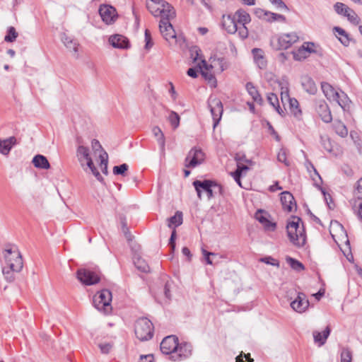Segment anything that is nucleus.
Listing matches in <instances>:
<instances>
[{
  "instance_id": "f257e3e1",
  "label": "nucleus",
  "mask_w": 362,
  "mask_h": 362,
  "mask_svg": "<svg viewBox=\"0 0 362 362\" xmlns=\"http://www.w3.org/2000/svg\"><path fill=\"white\" fill-rule=\"evenodd\" d=\"M4 257L6 265L2 268V273L8 282H12L15 279L14 273L20 272L23 269L22 256L17 248L7 247Z\"/></svg>"
},
{
  "instance_id": "f03ea898",
  "label": "nucleus",
  "mask_w": 362,
  "mask_h": 362,
  "mask_svg": "<svg viewBox=\"0 0 362 362\" xmlns=\"http://www.w3.org/2000/svg\"><path fill=\"white\" fill-rule=\"evenodd\" d=\"M301 219L297 216H293V220L288 221L286 226V231L290 242L297 247H302L306 243V233L303 224L300 225Z\"/></svg>"
},
{
  "instance_id": "7ed1b4c3",
  "label": "nucleus",
  "mask_w": 362,
  "mask_h": 362,
  "mask_svg": "<svg viewBox=\"0 0 362 362\" xmlns=\"http://www.w3.org/2000/svg\"><path fill=\"white\" fill-rule=\"evenodd\" d=\"M134 332L136 338L141 341L153 338L154 327L150 320L146 317L139 318L134 325Z\"/></svg>"
},
{
  "instance_id": "20e7f679",
  "label": "nucleus",
  "mask_w": 362,
  "mask_h": 362,
  "mask_svg": "<svg viewBox=\"0 0 362 362\" xmlns=\"http://www.w3.org/2000/svg\"><path fill=\"white\" fill-rule=\"evenodd\" d=\"M112 293L108 289H103L98 291L93 298L94 307L104 314H108L112 310L111 303Z\"/></svg>"
},
{
  "instance_id": "39448f33",
  "label": "nucleus",
  "mask_w": 362,
  "mask_h": 362,
  "mask_svg": "<svg viewBox=\"0 0 362 362\" xmlns=\"http://www.w3.org/2000/svg\"><path fill=\"white\" fill-rule=\"evenodd\" d=\"M199 199H202V191L207 194L209 199L214 197L213 187H218V182L213 180L205 179L204 180H196L192 183Z\"/></svg>"
},
{
  "instance_id": "423d86ee",
  "label": "nucleus",
  "mask_w": 362,
  "mask_h": 362,
  "mask_svg": "<svg viewBox=\"0 0 362 362\" xmlns=\"http://www.w3.org/2000/svg\"><path fill=\"white\" fill-rule=\"evenodd\" d=\"M208 107L213 118V127L216 128L221 119L223 112V103L220 99L211 96L208 100Z\"/></svg>"
},
{
  "instance_id": "0eeeda50",
  "label": "nucleus",
  "mask_w": 362,
  "mask_h": 362,
  "mask_svg": "<svg viewBox=\"0 0 362 362\" xmlns=\"http://www.w3.org/2000/svg\"><path fill=\"white\" fill-rule=\"evenodd\" d=\"M205 160V153L200 148L194 147L188 153L185 159V166L194 168L202 164Z\"/></svg>"
},
{
  "instance_id": "6e6552de",
  "label": "nucleus",
  "mask_w": 362,
  "mask_h": 362,
  "mask_svg": "<svg viewBox=\"0 0 362 362\" xmlns=\"http://www.w3.org/2000/svg\"><path fill=\"white\" fill-rule=\"evenodd\" d=\"M335 12L339 15H342L347 18L348 21L352 24L358 25L361 20L356 12L341 2H337L334 5Z\"/></svg>"
},
{
  "instance_id": "1a4fd4ad",
  "label": "nucleus",
  "mask_w": 362,
  "mask_h": 362,
  "mask_svg": "<svg viewBox=\"0 0 362 362\" xmlns=\"http://www.w3.org/2000/svg\"><path fill=\"white\" fill-rule=\"evenodd\" d=\"M77 279L82 284L88 286L98 283L100 276L95 272L86 269H79L76 272Z\"/></svg>"
},
{
  "instance_id": "9d476101",
  "label": "nucleus",
  "mask_w": 362,
  "mask_h": 362,
  "mask_svg": "<svg viewBox=\"0 0 362 362\" xmlns=\"http://www.w3.org/2000/svg\"><path fill=\"white\" fill-rule=\"evenodd\" d=\"M98 12L103 21L107 25L112 24L117 18V13L115 8L110 5H101Z\"/></svg>"
},
{
  "instance_id": "9b49d317",
  "label": "nucleus",
  "mask_w": 362,
  "mask_h": 362,
  "mask_svg": "<svg viewBox=\"0 0 362 362\" xmlns=\"http://www.w3.org/2000/svg\"><path fill=\"white\" fill-rule=\"evenodd\" d=\"M177 345H179L178 337L175 335H170L162 340L160 349L163 354L168 355L175 352Z\"/></svg>"
},
{
  "instance_id": "f8f14e48",
  "label": "nucleus",
  "mask_w": 362,
  "mask_h": 362,
  "mask_svg": "<svg viewBox=\"0 0 362 362\" xmlns=\"http://www.w3.org/2000/svg\"><path fill=\"white\" fill-rule=\"evenodd\" d=\"M298 40V36L295 33L283 34L277 37V45L274 48L278 50L287 49Z\"/></svg>"
},
{
  "instance_id": "ddd939ff",
  "label": "nucleus",
  "mask_w": 362,
  "mask_h": 362,
  "mask_svg": "<svg viewBox=\"0 0 362 362\" xmlns=\"http://www.w3.org/2000/svg\"><path fill=\"white\" fill-rule=\"evenodd\" d=\"M310 303L304 293L299 292L297 297L291 302L292 309L298 313L305 312L309 307Z\"/></svg>"
},
{
  "instance_id": "4468645a",
  "label": "nucleus",
  "mask_w": 362,
  "mask_h": 362,
  "mask_svg": "<svg viewBox=\"0 0 362 362\" xmlns=\"http://www.w3.org/2000/svg\"><path fill=\"white\" fill-rule=\"evenodd\" d=\"M316 112L325 123H329L332 120V115L328 105L325 100H320L317 103Z\"/></svg>"
},
{
  "instance_id": "2eb2a0df",
  "label": "nucleus",
  "mask_w": 362,
  "mask_h": 362,
  "mask_svg": "<svg viewBox=\"0 0 362 362\" xmlns=\"http://www.w3.org/2000/svg\"><path fill=\"white\" fill-rule=\"evenodd\" d=\"M159 29L161 35L166 41L170 42V40H174L176 38V33L173 26L170 22L168 21V20L160 21Z\"/></svg>"
},
{
  "instance_id": "dca6fc26",
  "label": "nucleus",
  "mask_w": 362,
  "mask_h": 362,
  "mask_svg": "<svg viewBox=\"0 0 362 362\" xmlns=\"http://www.w3.org/2000/svg\"><path fill=\"white\" fill-rule=\"evenodd\" d=\"M280 200L282 208L285 211L291 212L293 206L296 207V203L293 194L288 191H284L280 194Z\"/></svg>"
},
{
  "instance_id": "f3484780",
  "label": "nucleus",
  "mask_w": 362,
  "mask_h": 362,
  "mask_svg": "<svg viewBox=\"0 0 362 362\" xmlns=\"http://www.w3.org/2000/svg\"><path fill=\"white\" fill-rule=\"evenodd\" d=\"M110 44L115 48L128 49L130 47L129 40L122 35H114L109 38Z\"/></svg>"
},
{
  "instance_id": "a211bd4d",
  "label": "nucleus",
  "mask_w": 362,
  "mask_h": 362,
  "mask_svg": "<svg viewBox=\"0 0 362 362\" xmlns=\"http://www.w3.org/2000/svg\"><path fill=\"white\" fill-rule=\"evenodd\" d=\"M192 346L188 342H182L177 345L175 352L177 353L174 361L182 360L188 358L192 354Z\"/></svg>"
},
{
  "instance_id": "6ab92c4d",
  "label": "nucleus",
  "mask_w": 362,
  "mask_h": 362,
  "mask_svg": "<svg viewBox=\"0 0 362 362\" xmlns=\"http://www.w3.org/2000/svg\"><path fill=\"white\" fill-rule=\"evenodd\" d=\"M160 15L159 16L161 18L160 21H164L165 20L170 22V21L174 18L176 16L175 10L173 6H171L169 3L164 1L163 4L160 6Z\"/></svg>"
},
{
  "instance_id": "aec40b11",
  "label": "nucleus",
  "mask_w": 362,
  "mask_h": 362,
  "mask_svg": "<svg viewBox=\"0 0 362 362\" xmlns=\"http://www.w3.org/2000/svg\"><path fill=\"white\" fill-rule=\"evenodd\" d=\"M222 26L229 34H235L238 30V23L235 16L230 15L222 17Z\"/></svg>"
},
{
  "instance_id": "412c9836",
  "label": "nucleus",
  "mask_w": 362,
  "mask_h": 362,
  "mask_svg": "<svg viewBox=\"0 0 362 362\" xmlns=\"http://www.w3.org/2000/svg\"><path fill=\"white\" fill-rule=\"evenodd\" d=\"M307 169L308 171H310V169L313 170L315 175L317 176L319 182L315 181V179L313 178V180L315 181L314 185L321 190L322 193L323 194V195L325 197V199L327 202V204L329 209H332V207L330 206V204L327 201V194L325 190L320 186V185L322 183V179L311 162H309V161L308 162ZM328 196L330 199V201L332 202L331 196L329 194H328Z\"/></svg>"
},
{
  "instance_id": "4be33fe9",
  "label": "nucleus",
  "mask_w": 362,
  "mask_h": 362,
  "mask_svg": "<svg viewBox=\"0 0 362 362\" xmlns=\"http://www.w3.org/2000/svg\"><path fill=\"white\" fill-rule=\"evenodd\" d=\"M316 45L312 42H304L300 48H299L296 52H292L293 55V59L296 61H300L303 59H305L306 57H299V54L305 53L308 52L309 53H313L314 49L316 47Z\"/></svg>"
},
{
  "instance_id": "5701e85b",
  "label": "nucleus",
  "mask_w": 362,
  "mask_h": 362,
  "mask_svg": "<svg viewBox=\"0 0 362 362\" xmlns=\"http://www.w3.org/2000/svg\"><path fill=\"white\" fill-rule=\"evenodd\" d=\"M252 54L253 59L257 66L264 69L267 67V62L264 57V52L260 48H253L252 49Z\"/></svg>"
},
{
  "instance_id": "b1692460",
  "label": "nucleus",
  "mask_w": 362,
  "mask_h": 362,
  "mask_svg": "<svg viewBox=\"0 0 362 362\" xmlns=\"http://www.w3.org/2000/svg\"><path fill=\"white\" fill-rule=\"evenodd\" d=\"M16 138L10 136L6 139H0V153L4 156L8 155L12 147L16 144Z\"/></svg>"
},
{
  "instance_id": "393cba45",
  "label": "nucleus",
  "mask_w": 362,
  "mask_h": 362,
  "mask_svg": "<svg viewBox=\"0 0 362 362\" xmlns=\"http://www.w3.org/2000/svg\"><path fill=\"white\" fill-rule=\"evenodd\" d=\"M202 63L206 70H209L210 68L214 66H218L219 71L223 72L228 67L226 61L223 57L214 58L210 65L207 64L206 60L204 59H202Z\"/></svg>"
},
{
  "instance_id": "a878e982",
  "label": "nucleus",
  "mask_w": 362,
  "mask_h": 362,
  "mask_svg": "<svg viewBox=\"0 0 362 362\" xmlns=\"http://www.w3.org/2000/svg\"><path fill=\"white\" fill-rule=\"evenodd\" d=\"M301 85L303 89L311 95H315L317 92V86L313 78L308 76H304L301 78Z\"/></svg>"
},
{
  "instance_id": "bb28decb",
  "label": "nucleus",
  "mask_w": 362,
  "mask_h": 362,
  "mask_svg": "<svg viewBox=\"0 0 362 362\" xmlns=\"http://www.w3.org/2000/svg\"><path fill=\"white\" fill-rule=\"evenodd\" d=\"M321 88L324 95L329 100L334 101L336 97H339V92L327 82H322Z\"/></svg>"
},
{
  "instance_id": "cd10ccee",
  "label": "nucleus",
  "mask_w": 362,
  "mask_h": 362,
  "mask_svg": "<svg viewBox=\"0 0 362 362\" xmlns=\"http://www.w3.org/2000/svg\"><path fill=\"white\" fill-rule=\"evenodd\" d=\"M152 132L156 137L157 142L160 146V151L162 154H165V138L163 132L160 127L156 126L153 128Z\"/></svg>"
},
{
  "instance_id": "c85d7f7f",
  "label": "nucleus",
  "mask_w": 362,
  "mask_h": 362,
  "mask_svg": "<svg viewBox=\"0 0 362 362\" xmlns=\"http://www.w3.org/2000/svg\"><path fill=\"white\" fill-rule=\"evenodd\" d=\"M76 156L81 165H83L84 160H86V163H89V160H93L90 155V150L88 147L84 146L83 145L78 146L76 150Z\"/></svg>"
},
{
  "instance_id": "c756f323",
  "label": "nucleus",
  "mask_w": 362,
  "mask_h": 362,
  "mask_svg": "<svg viewBox=\"0 0 362 362\" xmlns=\"http://www.w3.org/2000/svg\"><path fill=\"white\" fill-rule=\"evenodd\" d=\"M163 1L164 0H150L146 2V8L153 16L158 17L160 15V8Z\"/></svg>"
},
{
  "instance_id": "7c9ffc66",
  "label": "nucleus",
  "mask_w": 362,
  "mask_h": 362,
  "mask_svg": "<svg viewBox=\"0 0 362 362\" xmlns=\"http://www.w3.org/2000/svg\"><path fill=\"white\" fill-rule=\"evenodd\" d=\"M334 101H336L344 111H349L351 101L344 92L339 93V97H336Z\"/></svg>"
},
{
  "instance_id": "2f4dec72",
  "label": "nucleus",
  "mask_w": 362,
  "mask_h": 362,
  "mask_svg": "<svg viewBox=\"0 0 362 362\" xmlns=\"http://www.w3.org/2000/svg\"><path fill=\"white\" fill-rule=\"evenodd\" d=\"M32 162L37 168L47 170L50 168V164L47 158L40 154L35 156Z\"/></svg>"
},
{
  "instance_id": "473e14b6",
  "label": "nucleus",
  "mask_w": 362,
  "mask_h": 362,
  "mask_svg": "<svg viewBox=\"0 0 362 362\" xmlns=\"http://www.w3.org/2000/svg\"><path fill=\"white\" fill-rule=\"evenodd\" d=\"M246 90L249 95L252 97L253 100L259 104L263 102L262 98L259 94L257 88L253 85L252 82H247L245 85Z\"/></svg>"
},
{
  "instance_id": "72a5a7b5",
  "label": "nucleus",
  "mask_w": 362,
  "mask_h": 362,
  "mask_svg": "<svg viewBox=\"0 0 362 362\" xmlns=\"http://www.w3.org/2000/svg\"><path fill=\"white\" fill-rule=\"evenodd\" d=\"M235 18L237 17V23L245 25L251 21L250 14L243 9H238L234 15Z\"/></svg>"
},
{
  "instance_id": "f704fd0d",
  "label": "nucleus",
  "mask_w": 362,
  "mask_h": 362,
  "mask_svg": "<svg viewBox=\"0 0 362 362\" xmlns=\"http://www.w3.org/2000/svg\"><path fill=\"white\" fill-rule=\"evenodd\" d=\"M268 103L274 107L276 111L281 116L284 115V111L281 108L279 103V99L275 93H270L267 97Z\"/></svg>"
},
{
  "instance_id": "c9c22d12",
  "label": "nucleus",
  "mask_w": 362,
  "mask_h": 362,
  "mask_svg": "<svg viewBox=\"0 0 362 362\" xmlns=\"http://www.w3.org/2000/svg\"><path fill=\"white\" fill-rule=\"evenodd\" d=\"M183 215L182 212L177 211L175 212V215L168 218V226L169 228H175L180 226L183 221Z\"/></svg>"
},
{
  "instance_id": "e433bc0d",
  "label": "nucleus",
  "mask_w": 362,
  "mask_h": 362,
  "mask_svg": "<svg viewBox=\"0 0 362 362\" xmlns=\"http://www.w3.org/2000/svg\"><path fill=\"white\" fill-rule=\"evenodd\" d=\"M333 129L337 134L344 138L348 135V129L346 126L340 120L334 121Z\"/></svg>"
},
{
  "instance_id": "4c0bfd02",
  "label": "nucleus",
  "mask_w": 362,
  "mask_h": 362,
  "mask_svg": "<svg viewBox=\"0 0 362 362\" xmlns=\"http://www.w3.org/2000/svg\"><path fill=\"white\" fill-rule=\"evenodd\" d=\"M286 260L291 269L296 272H301L305 269V266L303 264L295 258L287 257Z\"/></svg>"
},
{
  "instance_id": "58836bf2",
  "label": "nucleus",
  "mask_w": 362,
  "mask_h": 362,
  "mask_svg": "<svg viewBox=\"0 0 362 362\" xmlns=\"http://www.w3.org/2000/svg\"><path fill=\"white\" fill-rule=\"evenodd\" d=\"M62 42L67 49L76 53L78 52V43L76 40L71 39L69 37L65 36L62 38Z\"/></svg>"
},
{
  "instance_id": "ea45409f",
  "label": "nucleus",
  "mask_w": 362,
  "mask_h": 362,
  "mask_svg": "<svg viewBox=\"0 0 362 362\" xmlns=\"http://www.w3.org/2000/svg\"><path fill=\"white\" fill-rule=\"evenodd\" d=\"M18 36V33L16 30V28L13 26H10L7 29L6 35L4 37V40L7 42H13L16 41Z\"/></svg>"
},
{
  "instance_id": "a19ab883",
  "label": "nucleus",
  "mask_w": 362,
  "mask_h": 362,
  "mask_svg": "<svg viewBox=\"0 0 362 362\" xmlns=\"http://www.w3.org/2000/svg\"><path fill=\"white\" fill-rule=\"evenodd\" d=\"M352 351L348 347H343L340 354V362H351Z\"/></svg>"
},
{
  "instance_id": "79ce46f5",
  "label": "nucleus",
  "mask_w": 362,
  "mask_h": 362,
  "mask_svg": "<svg viewBox=\"0 0 362 362\" xmlns=\"http://www.w3.org/2000/svg\"><path fill=\"white\" fill-rule=\"evenodd\" d=\"M168 120L172 127L174 129H175L180 125V117L176 112L170 111V115L168 116Z\"/></svg>"
},
{
  "instance_id": "37998d69",
  "label": "nucleus",
  "mask_w": 362,
  "mask_h": 362,
  "mask_svg": "<svg viewBox=\"0 0 362 362\" xmlns=\"http://www.w3.org/2000/svg\"><path fill=\"white\" fill-rule=\"evenodd\" d=\"M289 106L291 112L295 115L298 116L301 114V110L299 108L298 101L296 98H288Z\"/></svg>"
},
{
  "instance_id": "c03bdc74",
  "label": "nucleus",
  "mask_w": 362,
  "mask_h": 362,
  "mask_svg": "<svg viewBox=\"0 0 362 362\" xmlns=\"http://www.w3.org/2000/svg\"><path fill=\"white\" fill-rule=\"evenodd\" d=\"M267 14L268 16L267 18H265V21L269 23H272L274 21L286 22V18L284 15L272 13L271 11H269V13Z\"/></svg>"
},
{
  "instance_id": "a18cd8bd",
  "label": "nucleus",
  "mask_w": 362,
  "mask_h": 362,
  "mask_svg": "<svg viewBox=\"0 0 362 362\" xmlns=\"http://www.w3.org/2000/svg\"><path fill=\"white\" fill-rule=\"evenodd\" d=\"M320 143L325 150L331 153L332 151V144L329 137L327 135L320 136Z\"/></svg>"
},
{
  "instance_id": "49530a36",
  "label": "nucleus",
  "mask_w": 362,
  "mask_h": 362,
  "mask_svg": "<svg viewBox=\"0 0 362 362\" xmlns=\"http://www.w3.org/2000/svg\"><path fill=\"white\" fill-rule=\"evenodd\" d=\"M100 159V166L103 173L105 175L108 174L107 164H108V155L107 152L104 151L103 153L99 156Z\"/></svg>"
},
{
  "instance_id": "de8ad7c7",
  "label": "nucleus",
  "mask_w": 362,
  "mask_h": 362,
  "mask_svg": "<svg viewBox=\"0 0 362 362\" xmlns=\"http://www.w3.org/2000/svg\"><path fill=\"white\" fill-rule=\"evenodd\" d=\"M129 165L127 163H123L119 165H115L113 168V173L116 175L125 176L126 173L128 171Z\"/></svg>"
},
{
  "instance_id": "09e8293b",
  "label": "nucleus",
  "mask_w": 362,
  "mask_h": 362,
  "mask_svg": "<svg viewBox=\"0 0 362 362\" xmlns=\"http://www.w3.org/2000/svg\"><path fill=\"white\" fill-rule=\"evenodd\" d=\"M135 267L141 272L147 273L149 272V267L146 262L141 258H138L134 261Z\"/></svg>"
},
{
  "instance_id": "8fccbe9b",
  "label": "nucleus",
  "mask_w": 362,
  "mask_h": 362,
  "mask_svg": "<svg viewBox=\"0 0 362 362\" xmlns=\"http://www.w3.org/2000/svg\"><path fill=\"white\" fill-rule=\"evenodd\" d=\"M277 160L279 162L283 163L286 166L290 165V162L289 160H287L286 150L284 148H281L279 152L278 153Z\"/></svg>"
},
{
  "instance_id": "3c124183",
  "label": "nucleus",
  "mask_w": 362,
  "mask_h": 362,
  "mask_svg": "<svg viewBox=\"0 0 362 362\" xmlns=\"http://www.w3.org/2000/svg\"><path fill=\"white\" fill-rule=\"evenodd\" d=\"M87 166L90 168L92 173L94 175V176L96 177V179L98 181H100V182L103 181V180H104L103 177H102V175H100V173H99L98 169L94 165L93 160H89V163H87Z\"/></svg>"
},
{
  "instance_id": "603ef678",
  "label": "nucleus",
  "mask_w": 362,
  "mask_h": 362,
  "mask_svg": "<svg viewBox=\"0 0 362 362\" xmlns=\"http://www.w3.org/2000/svg\"><path fill=\"white\" fill-rule=\"evenodd\" d=\"M257 219L262 223H264L265 227L268 229H270L272 230H274L275 228H276V223H272L271 221H269L267 218L261 216L259 217H257Z\"/></svg>"
},
{
  "instance_id": "864d4df0",
  "label": "nucleus",
  "mask_w": 362,
  "mask_h": 362,
  "mask_svg": "<svg viewBox=\"0 0 362 362\" xmlns=\"http://www.w3.org/2000/svg\"><path fill=\"white\" fill-rule=\"evenodd\" d=\"M237 32L238 33L239 37L242 40L247 38L249 32L247 28L245 25H241L240 27L238 26Z\"/></svg>"
},
{
  "instance_id": "5fc2aeb1",
  "label": "nucleus",
  "mask_w": 362,
  "mask_h": 362,
  "mask_svg": "<svg viewBox=\"0 0 362 362\" xmlns=\"http://www.w3.org/2000/svg\"><path fill=\"white\" fill-rule=\"evenodd\" d=\"M145 49H149L153 47V42L152 40L151 35L148 29H146L145 30Z\"/></svg>"
},
{
  "instance_id": "6e6d98bb",
  "label": "nucleus",
  "mask_w": 362,
  "mask_h": 362,
  "mask_svg": "<svg viewBox=\"0 0 362 362\" xmlns=\"http://www.w3.org/2000/svg\"><path fill=\"white\" fill-rule=\"evenodd\" d=\"M260 261L262 262H264V263L267 264H270V265H272V266H276L277 267H279V262L277 259H274V258H273V257H272L270 256L262 257V258L260 259Z\"/></svg>"
},
{
  "instance_id": "4d7b16f0",
  "label": "nucleus",
  "mask_w": 362,
  "mask_h": 362,
  "mask_svg": "<svg viewBox=\"0 0 362 362\" xmlns=\"http://www.w3.org/2000/svg\"><path fill=\"white\" fill-rule=\"evenodd\" d=\"M171 282L168 280L166 281L164 285L163 288V293L165 297V298L168 300H170L171 299V293H170V288H171Z\"/></svg>"
},
{
  "instance_id": "13d9d810",
  "label": "nucleus",
  "mask_w": 362,
  "mask_h": 362,
  "mask_svg": "<svg viewBox=\"0 0 362 362\" xmlns=\"http://www.w3.org/2000/svg\"><path fill=\"white\" fill-rule=\"evenodd\" d=\"M235 160L237 161V163H241V162H245L247 163L252 164V161L250 159H247L244 153H238L235 154Z\"/></svg>"
},
{
  "instance_id": "bf43d9fd",
  "label": "nucleus",
  "mask_w": 362,
  "mask_h": 362,
  "mask_svg": "<svg viewBox=\"0 0 362 362\" xmlns=\"http://www.w3.org/2000/svg\"><path fill=\"white\" fill-rule=\"evenodd\" d=\"M200 53H201V49L197 46L192 47L190 49L191 57L193 59L194 62H196L197 60H198L199 59Z\"/></svg>"
},
{
  "instance_id": "052dcab7",
  "label": "nucleus",
  "mask_w": 362,
  "mask_h": 362,
  "mask_svg": "<svg viewBox=\"0 0 362 362\" xmlns=\"http://www.w3.org/2000/svg\"><path fill=\"white\" fill-rule=\"evenodd\" d=\"M270 2L280 10L288 11V8L282 0H269Z\"/></svg>"
},
{
  "instance_id": "680f3d73",
  "label": "nucleus",
  "mask_w": 362,
  "mask_h": 362,
  "mask_svg": "<svg viewBox=\"0 0 362 362\" xmlns=\"http://www.w3.org/2000/svg\"><path fill=\"white\" fill-rule=\"evenodd\" d=\"M202 254L204 257L205 261L207 264L212 265L213 261L211 259V256H216V255L214 252H208L207 250L202 249Z\"/></svg>"
},
{
  "instance_id": "e2e57ef3",
  "label": "nucleus",
  "mask_w": 362,
  "mask_h": 362,
  "mask_svg": "<svg viewBox=\"0 0 362 362\" xmlns=\"http://www.w3.org/2000/svg\"><path fill=\"white\" fill-rule=\"evenodd\" d=\"M254 13L257 18L265 20L267 18L269 11L262 8H256Z\"/></svg>"
},
{
  "instance_id": "0e129e2a",
  "label": "nucleus",
  "mask_w": 362,
  "mask_h": 362,
  "mask_svg": "<svg viewBox=\"0 0 362 362\" xmlns=\"http://www.w3.org/2000/svg\"><path fill=\"white\" fill-rule=\"evenodd\" d=\"M355 193L358 199H362V178L357 181Z\"/></svg>"
},
{
  "instance_id": "69168bd1",
  "label": "nucleus",
  "mask_w": 362,
  "mask_h": 362,
  "mask_svg": "<svg viewBox=\"0 0 362 362\" xmlns=\"http://www.w3.org/2000/svg\"><path fill=\"white\" fill-rule=\"evenodd\" d=\"M91 146H92L93 151L95 153H96L98 151H102L103 153L105 151H103V148L100 141L95 139L92 140Z\"/></svg>"
},
{
  "instance_id": "338daca9",
  "label": "nucleus",
  "mask_w": 362,
  "mask_h": 362,
  "mask_svg": "<svg viewBox=\"0 0 362 362\" xmlns=\"http://www.w3.org/2000/svg\"><path fill=\"white\" fill-rule=\"evenodd\" d=\"M99 348L103 354H108L112 349V345L109 343L100 344Z\"/></svg>"
},
{
  "instance_id": "774afa93",
  "label": "nucleus",
  "mask_w": 362,
  "mask_h": 362,
  "mask_svg": "<svg viewBox=\"0 0 362 362\" xmlns=\"http://www.w3.org/2000/svg\"><path fill=\"white\" fill-rule=\"evenodd\" d=\"M153 356L152 354L141 355L140 356L139 362H153Z\"/></svg>"
}]
</instances>
